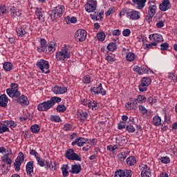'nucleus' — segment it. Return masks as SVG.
Wrapping results in <instances>:
<instances>
[{
	"mask_svg": "<svg viewBox=\"0 0 177 177\" xmlns=\"http://www.w3.org/2000/svg\"><path fill=\"white\" fill-rule=\"evenodd\" d=\"M45 162H46V168L47 169H49V168H51V169H53L54 165H56V161L49 162L48 160H46ZM53 164H54V165H53Z\"/></svg>",
	"mask_w": 177,
	"mask_h": 177,
	"instance_id": "nucleus-37",
	"label": "nucleus"
},
{
	"mask_svg": "<svg viewBox=\"0 0 177 177\" xmlns=\"http://www.w3.org/2000/svg\"><path fill=\"white\" fill-rule=\"evenodd\" d=\"M62 99L59 97H52L50 100L44 101L38 104L37 109L39 111H48L50 109H52L56 103H60Z\"/></svg>",
	"mask_w": 177,
	"mask_h": 177,
	"instance_id": "nucleus-1",
	"label": "nucleus"
},
{
	"mask_svg": "<svg viewBox=\"0 0 177 177\" xmlns=\"http://www.w3.org/2000/svg\"><path fill=\"white\" fill-rule=\"evenodd\" d=\"M26 174L29 176H32V174H34V162L30 161L26 164Z\"/></svg>",
	"mask_w": 177,
	"mask_h": 177,
	"instance_id": "nucleus-21",
	"label": "nucleus"
},
{
	"mask_svg": "<svg viewBox=\"0 0 177 177\" xmlns=\"http://www.w3.org/2000/svg\"><path fill=\"white\" fill-rule=\"evenodd\" d=\"M133 3L134 5H137L138 9H143L145 8V5L147 0H132Z\"/></svg>",
	"mask_w": 177,
	"mask_h": 177,
	"instance_id": "nucleus-23",
	"label": "nucleus"
},
{
	"mask_svg": "<svg viewBox=\"0 0 177 177\" xmlns=\"http://www.w3.org/2000/svg\"><path fill=\"white\" fill-rule=\"evenodd\" d=\"M63 13H64V6H58L55 7V9L51 11L50 17L53 19V20H56L57 19H59V17H62V16H63Z\"/></svg>",
	"mask_w": 177,
	"mask_h": 177,
	"instance_id": "nucleus-5",
	"label": "nucleus"
},
{
	"mask_svg": "<svg viewBox=\"0 0 177 177\" xmlns=\"http://www.w3.org/2000/svg\"><path fill=\"white\" fill-rule=\"evenodd\" d=\"M149 39H150V41H154L153 42H156V44H158V42L164 41L162 35H161L160 34H158V33L150 35Z\"/></svg>",
	"mask_w": 177,
	"mask_h": 177,
	"instance_id": "nucleus-20",
	"label": "nucleus"
},
{
	"mask_svg": "<svg viewBox=\"0 0 177 177\" xmlns=\"http://www.w3.org/2000/svg\"><path fill=\"white\" fill-rule=\"evenodd\" d=\"M36 160L37 161L38 165H39L40 167H44L45 162L44 161V159L41 158V157H39V156H37L36 158Z\"/></svg>",
	"mask_w": 177,
	"mask_h": 177,
	"instance_id": "nucleus-52",
	"label": "nucleus"
},
{
	"mask_svg": "<svg viewBox=\"0 0 177 177\" xmlns=\"http://www.w3.org/2000/svg\"><path fill=\"white\" fill-rule=\"evenodd\" d=\"M141 82L145 84L147 86H149V85L151 84V79L149 77H142V79L141 80Z\"/></svg>",
	"mask_w": 177,
	"mask_h": 177,
	"instance_id": "nucleus-43",
	"label": "nucleus"
},
{
	"mask_svg": "<svg viewBox=\"0 0 177 177\" xmlns=\"http://www.w3.org/2000/svg\"><path fill=\"white\" fill-rule=\"evenodd\" d=\"M30 156H34L35 158L39 156V154H38V152H37V151L34 149H30Z\"/></svg>",
	"mask_w": 177,
	"mask_h": 177,
	"instance_id": "nucleus-58",
	"label": "nucleus"
},
{
	"mask_svg": "<svg viewBox=\"0 0 177 177\" xmlns=\"http://www.w3.org/2000/svg\"><path fill=\"white\" fill-rule=\"evenodd\" d=\"M18 103L21 104V106H28L30 104V101H28V98H27V96L22 95L17 99Z\"/></svg>",
	"mask_w": 177,
	"mask_h": 177,
	"instance_id": "nucleus-22",
	"label": "nucleus"
},
{
	"mask_svg": "<svg viewBox=\"0 0 177 177\" xmlns=\"http://www.w3.org/2000/svg\"><path fill=\"white\" fill-rule=\"evenodd\" d=\"M127 17L131 20H138V19H140V12L136 10H129Z\"/></svg>",
	"mask_w": 177,
	"mask_h": 177,
	"instance_id": "nucleus-15",
	"label": "nucleus"
},
{
	"mask_svg": "<svg viewBox=\"0 0 177 177\" xmlns=\"http://www.w3.org/2000/svg\"><path fill=\"white\" fill-rule=\"evenodd\" d=\"M11 17H16V8L12 7L10 10Z\"/></svg>",
	"mask_w": 177,
	"mask_h": 177,
	"instance_id": "nucleus-61",
	"label": "nucleus"
},
{
	"mask_svg": "<svg viewBox=\"0 0 177 177\" xmlns=\"http://www.w3.org/2000/svg\"><path fill=\"white\" fill-rule=\"evenodd\" d=\"M147 73H149V70H147V68H146V67L140 68V75L147 74Z\"/></svg>",
	"mask_w": 177,
	"mask_h": 177,
	"instance_id": "nucleus-60",
	"label": "nucleus"
},
{
	"mask_svg": "<svg viewBox=\"0 0 177 177\" xmlns=\"http://www.w3.org/2000/svg\"><path fill=\"white\" fill-rule=\"evenodd\" d=\"M71 49H73V47L70 46V45H65L62 47V50L55 54L57 60L58 62H63L66 59H70L72 52Z\"/></svg>",
	"mask_w": 177,
	"mask_h": 177,
	"instance_id": "nucleus-2",
	"label": "nucleus"
},
{
	"mask_svg": "<svg viewBox=\"0 0 177 177\" xmlns=\"http://www.w3.org/2000/svg\"><path fill=\"white\" fill-rule=\"evenodd\" d=\"M8 96L5 94L0 95V107H6L8 106Z\"/></svg>",
	"mask_w": 177,
	"mask_h": 177,
	"instance_id": "nucleus-24",
	"label": "nucleus"
},
{
	"mask_svg": "<svg viewBox=\"0 0 177 177\" xmlns=\"http://www.w3.org/2000/svg\"><path fill=\"white\" fill-rule=\"evenodd\" d=\"M148 87L149 86H147V84L140 81V84L138 86V89L140 92H146V91H147Z\"/></svg>",
	"mask_w": 177,
	"mask_h": 177,
	"instance_id": "nucleus-33",
	"label": "nucleus"
},
{
	"mask_svg": "<svg viewBox=\"0 0 177 177\" xmlns=\"http://www.w3.org/2000/svg\"><path fill=\"white\" fill-rule=\"evenodd\" d=\"M141 170V176L142 177H150L151 176V171H150V168L147 165H142L140 166Z\"/></svg>",
	"mask_w": 177,
	"mask_h": 177,
	"instance_id": "nucleus-14",
	"label": "nucleus"
},
{
	"mask_svg": "<svg viewBox=\"0 0 177 177\" xmlns=\"http://www.w3.org/2000/svg\"><path fill=\"white\" fill-rule=\"evenodd\" d=\"M97 38L98 39V41H104L106 38V34H104V32H99L97 34Z\"/></svg>",
	"mask_w": 177,
	"mask_h": 177,
	"instance_id": "nucleus-44",
	"label": "nucleus"
},
{
	"mask_svg": "<svg viewBox=\"0 0 177 177\" xmlns=\"http://www.w3.org/2000/svg\"><path fill=\"white\" fill-rule=\"evenodd\" d=\"M114 177H132V170L131 169H119L115 171Z\"/></svg>",
	"mask_w": 177,
	"mask_h": 177,
	"instance_id": "nucleus-11",
	"label": "nucleus"
},
{
	"mask_svg": "<svg viewBox=\"0 0 177 177\" xmlns=\"http://www.w3.org/2000/svg\"><path fill=\"white\" fill-rule=\"evenodd\" d=\"M152 124L153 125H155V127H160V125H161V118L159 116L153 117Z\"/></svg>",
	"mask_w": 177,
	"mask_h": 177,
	"instance_id": "nucleus-30",
	"label": "nucleus"
},
{
	"mask_svg": "<svg viewBox=\"0 0 177 177\" xmlns=\"http://www.w3.org/2000/svg\"><path fill=\"white\" fill-rule=\"evenodd\" d=\"M122 35L124 37H129L131 35V30L129 29H125L122 32Z\"/></svg>",
	"mask_w": 177,
	"mask_h": 177,
	"instance_id": "nucleus-59",
	"label": "nucleus"
},
{
	"mask_svg": "<svg viewBox=\"0 0 177 177\" xmlns=\"http://www.w3.org/2000/svg\"><path fill=\"white\" fill-rule=\"evenodd\" d=\"M127 164L130 167H133L136 164V158L134 156H129L127 159Z\"/></svg>",
	"mask_w": 177,
	"mask_h": 177,
	"instance_id": "nucleus-27",
	"label": "nucleus"
},
{
	"mask_svg": "<svg viewBox=\"0 0 177 177\" xmlns=\"http://www.w3.org/2000/svg\"><path fill=\"white\" fill-rule=\"evenodd\" d=\"M160 160L162 164H169L171 162V160L168 156L162 157Z\"/></svg>",
	"mask_w": 177,
	"mask_h": 177,
	"instance_id": "nucleus-51",
	"label": "nucleus"
},
{
	"mask_svg": "<svg viewBox=\"0 0 177 177\" xmlns=\"http://www.w3.org/2000/svg\"><path fill=\"white\" fill-rule=\"evenodd\" d=\"M136 100H137V103H139L140 104H143V103H146V100H147V98L145 95H138L137 96V98H136Z\"/></svg>",
	"mask_w": 177,
	"mask_h": 177,
	"instance_id": "nucleus-28",
	"label": "nucleus"
},
{
	"mask_svg": "<svg viewBox=\"0 0 177 177\" xmlns=\"http://www.w3.org/2000/svg\"><path fill=\"white\" fill-rule=\"evenodd\" d=\"M108 50H110L111 52H114L117 49V44L115 42H111L107 46Z\"/></svg>",
	"mask_w": 177,
	"mask_h": 177,
	"instance_id": "nucleus-34",
	"label": "nucleus"
},
{
	"mask_svg": "<svg viewBox=\"0 0 177 177\" xmlns=\"http://www.w3.org/2000/svg\"><path fill=\"white\" fill-rule=\"evenodd\" d=\"M16 31L19 37H24L27 34V32L23 28H17Z\"/></svg>",
	"mask_w": 177,
	"mask_h": 177,
	"instance_id": "nucleus-36",
	"label": "nucleus"
},
{
	"mask_svg": "<svg viewBox=\"0 0 177 177\" xmlns=\"http://www.w3.org/2000/svg\"><path fill=\"white\" fill-rule=\"evenodd\" d=\"M82 169L81 165L75 164L71 166V170H70L69 172H71V174H80Z\"/></svg>",
	"mask_w": 177,
	"mask_h": 177,
	"instance_id": "nucleus-25",
	"label": "nucleus"
},
{
	"mask_svg": "<svg viewBox=\"0 0 177 177\" xmlns=\"http://www.w3.org/2000/svg\"><path fill=\"white\" fill-rule=\"evenodd\" d=\"M75 39L77 42H84L86 39V30L79 29L75 33Z\"/></svg>",
	"mask_w": 177,
	"mask_h": 177,
	"instance_id": "nucleus-8",
	"label": "nucleus"
},
{
	"mask_svg": "<svg viewBox=\"0 0 177 177\" xmlns=\"http://www.w3.org/2000/svg\"><path fill=\"white\" fill-rule=\"evenodd\" d=\"M90 92L91 93H95V95H99V93H101L102 96L106 95V91L104 89H103L102 83L99 84L97 87H91Z\"/></svg>",
	"mask_w": 177,
	"mask_h": 177,
	"instance_id": "nucleus-13",
	"label": "nucleus"
},
{
	"mask_svg": "<svg viewBox=\"0 0 177 177\" xmlns=\"http://www.w3.org/2000/svg\"><path fill=\"white\" fill-rule=\"evenodd\" d=\"M96 6H97V1L95 0H88L85 5L86 12L88 13H92L96 10Z\"/></svg>",
	"mask_w": 177,
	"mask_h": 177,
	"instance_id": "nucleus-9",
	"label": "nucleus"
},
{
	"mask_svg": "<svg viewBox=\"0 0 177 177\" xmlns=\"http://www.w3.org/2000/svg\"><path fill=\"white\" fill-rule=\"evenodd\" d=\"M52 91L55 95H63L67 92V88L64 86H55L52 88Z\"/></svg>",
	"mask_w": 177,
	"mask_h": 177,
	"instance_id": "nucleus-18",
	"label": "nucleus"
},
{
	"mask_svg": "<svg viewBox=\"0 0 177 177\" xmlns=\"http://www.w3.org/2000/svg\"><path fill=\"white\" fill-rule=\"evenodd\" d=\"M159 9L162 12H167V10L171 9V3L169 0H164L160 5Z\"/></svg>",
	"mask_w": 177,
	"mask_h": 177,
	"instance_id": "nucleus-17",
	"label": "nucleus"
},
{
	"mask_svg": "<svg viewBox=\"0 0 177 177\" xmlns=\"http://www.w3.org/2000/svg\"><path fill=\"white\" fill-rule=\"evenodd\" d=\"M39 43L41 46L37 47V50L38 52H44L48 46V44H46V40H45V39H41Z\"/></svg>",
	"mask_w": 177,
	"mask_h": 177,
	"instance_id": "nucleus-26",
	"label": "nucleus"
},
{
	"mask_svg": "<svg viewBox=\"0 0 177 177\" xmlns=\"http://www.w3.org/2000/svg\"><path fill=\"white\" fill-rule=\"evenodd\" d=\"M138 109L140 110V111L141 112V114H142V115H145V114H147L148 111L147 109H146V107H145V106L143 105H140L138 106Z\"/></svg>",
	"mask_w": 177,
	"mask_h": 177,
	"instance_id": "nucleus-47",
	"label": "nucleus"
},
{
	"mask_svg": "<svg viewBox=\"0 0 177 177\" xmlns=\"http://www.w3.org/2000/svg\"><path fill=\"white\" fill-rule=\"evenodd\" d=\"M8 10H9V7L6 6H0V15H6Z\"/></svg>",
	"mask_w": 177,
	"mask_h": 177,
	"instance_id": "nucleus-42",
	"label": "nucleus"
},
{
	"mask_svg": "<svg viewBox=\"0 0 177 177\" xmlns=\"http://www.w3.org/2000/svg\"><path fill=\"white\" fill-rule=\"evenodd\" d=\"M96 143H97V140L95 138L87 139L86 144L91 146V147H93V146L96 145Z\"/></svg>",
	"mask_w": 177,
	"mask_h": 177,
	"instance_id": "nucleus-45",
	"label": "nucleus"
},
{
	"mask_svg": "<svg viewBox=\"0 0 177 177\" xmlns=\"http://www.w3.org/2000/svg\"><path fill=\"white\" fill-rule=\"evenodd\" d=\"M125 128V122H120L118 124V129H124Z\"/></svg>",
	"mask_w": 177,
	"mask_h": 177,
	"instance_id": "nucleus-64",
	"label": "nucleus"
},
{
	"mask_svg": "<svg viewBox=\"0 0 177 177\" xmlns=\"http://www.w3.org/2000/svg\"><path fill=\"white\" fill-rule=\"evenodd\" d=\"M66 21L67 23V24H75L77 23V17H70V16H67L66 17Z\"/></svg>",
	"mask_w": 177,
	"mask_h": 177,
	"instance_id": "nucleus-32",
	"label": "nucleus"
},
{
	"mask_svg": "<svg viewBox=\"0 0 177 177\" xmlns=\"http://www.w3.org/2000/svg\"><path fill=\"white\" fill-rule=\"evenodd\" d=\"M156 0L149 1L148 2V15L147 16V20H152L154 15L157 13V3Z\"/></svg>",
	"mask_w": 177,
	"mask_h": 177,
	"instance_id": "nucleus-3",
	"label": "nucleus"
},
{
	"mask_svg": "<svg viewBox=\"0 0 177 177\" xmlns=\"http://www.w3.org/2000/svg\"><path fill=\"white\" fill-rule=\"evenodd\" d=\"M147 102L152 106L154 103H157V99H156V97H149L147 99Z\"/></svg>",
	"mask_w": 177,
	"mask_h": 177,
	"instance_id": "nucleus-54",
	"label": "nucleus"
},
{
	"mask_svg": "<svg viewBox=\"0 0 177 177\" xmlns=\"http://www.w3.org/2000/svg\"><path fill=\"white\" fill-rule=\"evenodd\" d=\"M12 67H13V65H12V63L10 62H5L3 64V68L6 71H10L12 70Z\"/></svg>",
	"mask_w": 177,
	"mask_h": 177,
	"instance_id": "nucleus-40",
	"label": "nucleus"
},
{
	"mask_svg": "<svg viewBox=\"0 0 177 177\" xmlns=\"http://www.w3.org/2000/svg\"><path fill=\"white\" fill-rule=\"evenodd\" d=\"M55 50H56V44H55L53 41H50L47 44L46 49H44L43 52H44L45 53L49 54V53H53Z\"/></svg>",
	"mask_w": 177,
	"mask_h": 177,
	"instance_id": "nucleus-19",
	"label": "nucleus"
},
{
	"mask_svg": "<svg viewBox=\"0 0 177 177\" xmlns=\"http://www.w3.org/2000/svg\"><path fill=\"white\" fill-rule=\"evenodd\" d=\"M126 59H127V62H133L135 60V53H129L126 55Z\"/></svg>",
	"mask_w": 177,
	"mask_h": 177,
	"instance_id": "nucleus-39",
	"label": "nucleus"
},
{
	"mask_svg": "<svg viewBox=\"0 0 177 177\" xmlns=\"http://www.w3.org/2000/svg\"><path fill=\"white\" fill-rule=\"evenodd\" d=\"M128 156V152H121L120 153L118 154V157L120 160V161H124L125 158H127Z\"/></svg>",
	"mask_w": 177,
	"mask_h": 177,
	"instance_id": "nucleus-41",
	"label": "nucleus"
},
{
	"mask_svg": "<svg viewBox=\"0 0 177 177\" xmlns=\"http://www.w3.org/2000/svg\"><path fill=\"white\" fill-rule=\"evenodd\" d=\"M50 121H53V122H60L62 121V119H60V117L59 115H51L50 116Z\"/></svg>",
	"mask_w": 177,
	"mask_h": 177,
	"instance_id": "nucleus-48",
	"label": "nucleus"
},
{
	"mask_svg": "<svg viewBox=\"0 0 177 177\" xmlns=\"http://www.w3.org/2000/svg\"><path fill=\"white\" fill-rule=\"evenodd\" d=\"M82 104L83 106H87L88 109H91V110H97V102L95 100L89 101L88 100H82Z\"/></svg>",
	"mask_w": 177,
	"mask_h": 177,
	"instance_id": "nucleus-12",
	"label": "nucleus"
},
{
	"mask_svg": "<svg viewBox=\"0 0 177 177\" xmlns=\"http://www.w3.org/2000/svg\"><path fill=\"white\" fill-rule=\"evenodd\" d=\"M23 162H24V154H23V152H19L15 162H14L15 171H19L20 169V167H21V164H23Z\"/></svg>",
	"mask_w": 177,
	"mask_h": 177,
	"instance_id": "nucleus-10",
	"label": "nucleus"
},
{
	"mask_svg": "<svg viewBox=\"0 0 177 177\" xmlns=\"http://www.w3.org/2000/svg\"><path fill=\"white\" fill-rule=\"evenodd\" d=\"M56 110L57 113H64L67 110V108L64 106V104H59L57 106Z\"/></svg>",
	"mask_w": 177,
	"mask_h": 177,
	"instance_id": "nucleus-38",
	"label": "nucleus"
},
{
	"mask_svg": "<svg viewBox=\"0 0 177 177\" xmlns=\"http://www.w3.org/2000/svg\"><path fill=\"white\" fill-rule=\"evenodd\" d=\"M61 169L62 171V175L64 177L68 176V169H70L68 165H63Z\"/></svg>",
	"mask_w": 177,
	"mask_h": 177,
	"instance_id": "nucleus-29",
	"label": "nucleus"
},
{
	"mask_svg": "<svg viewBox=\"0 0 177 177\" xmlns=\"http://www.w3.org/2000/svg\"><path fill=\"white\" fill-rule=\"evenodd\" d=\"M169 48V44L167 42L160 44L161 50H167Z\"/></svg>",
	"mask_w": 177,
	"mask_h": 177,
	"instance_id": "nucleus-53",
	"label": "nucleus"
},
{
	"mask_svg": "<svg viewBox=\"0 0 177 177\" xmlns=\"http://www.w3.org/2000/svg\"><path fill=\"white\" fill-rule=\"evenodd\" d=\"M65 157H66L68 160H71V161H82V158L75 153V151H74L73 149H69L66 151Z\"/></svg>",
	"mask_w": 177,
	"mask_h": 177,
	"instance_id": "nucleus-6",
	"label": "nucleus"
},
{
	"mask_svg": "<svg viewBox=\"0 0 177 177\" xmlns=\"http://www.w3.org/2000/svg\"><path fill=\"white\" fill-rule=\"evenodd\" d=\"M5 132H9V128L6 124L0 122V133H3Z\"/></svg>",
	"mask_w": 177,
	"mask_h": 177,
	"instance_id": "nucleus-35",
	"label": "nucleus"
},
{
	"mask_svg": "<svg viewBox=\"0 0 177 177\" xmlns=\"http://www.w3.org/2000/svg\"><path fill=\"white\" fill-rule=\"evenodd\" d=\"M5 123L7 125H9L11 128H16V126L17 125L15 122L13 121H6Z\"/></svg>",
	"mask_w": 177,
	"mask_h": 177,
	"instance_id": "nucleus-56",
	"label": "nucleus"
},
{
	"mask_svg": "<svg viewBox=\"0 0 177 177\" xmlns=\"http://www.w3.org/2000/svg\"><path fill=\"white\" fill-rule=\"evenodd\" d=\"M86 142H88V138H79L75 139L72 143V146H78V147H82L84 145H86Z\"/></svg>",
	"mask_w": 177,
	"mask_h": 177,
	"instance_id": "nucleus-16",
	"label": "nucleus"
},
{
	"mask_svg": "<svg viewBox=\"0 0 177 177\" xmlns=\"http://www.w3.org/2000/svg\"><path fill=\"white\" fill-rule=\"evenodd\" d=\"M83 82L84 84H91V76L89 75H86L84 77Z\"/></svg>",
	"mask_w": 177,
	"mask_h": 177,
	"instance_id": "nucleus-55",
	"label": "nucleus"
},
{
	"mask_svg": "<svg viewBox=\"0 0 177 177\" xmlns=\"http://www.w3.org/2000/svg\"><path fill=\"white\" fill-rule=\"evenodd\" d=\"M80 115L82 120H86V118L88 117V113L82 111L80 113Z\"/></svg>",
	"mask_w": 177,
	"mask_h": 177,
	"instance_id": "nucleus-57",
	"label": "nucleus"
},
{
	"mask_svg": "<svg viewBox=\"0 0 177 177\" xmlns=\"http://www.w3.org/2000/svg\"><path fill=\"white\" fill-rule=\"evenodd\" d=\"M30 129L33 133H38L41 129L38 124H34L30 127Z\"/></svg>",
	"mask_w": 177,
	"mask_h": 177,
	"instance_id": "nucleus-46",
	"label": "nucleus"
},
{
	"mask_svg": "<svg viewBox=\"0 0 177 177\" xmlns=\"http://www.w3.org/2000/svg\"><path fill=\"white\" fill-rule=\"evenodd\" d=\"M129 12V9L128 8H125L122 10L120 13H119V16L120 17H122V16H127V17H128V13Z\"/></svg>",
	"mask_w": 177,
	"mask_h": 177,
	"instance_id": "nucleus-49",
	"label": "nucleus"
},
{
	"mask_svg": "<svg viewBox=\"0 0 177 177\" xmlns=\"http://www.w3.org/2000/svg\"><path fill=\"white\" fill-rule=\"evenodd\" d=\"M126 131L129 133H133V132H135V127L133 125L129 124L126 127Z\"/></svg>",
	"mask_w": 177,
	"mask_h": 177,
	"instance_id": "nucleus-50",
	"label": "nucleus"
},
{
	"mask_svg": "<svg viewBox=\"0 0 177 177\" xmlns=\"http://www.w3.org/2000/svg\"><path fill=\"white\" fill-rule=\"evenodd\" d=\"M6 92L10 97H19L21 95V93L19 91V86L16 83H12L10 88H8Z\"/></svg>",
	"mask_w": 177,
	"mask_h": 177,
	"instance_id": "nucleus-4",
	"label": "nucleus"
},
{
	"mask_svg": "<svg viewBox=\"0 0 177 177\" xmlns=\"http://www.w3.org/2000/svg\"><path fill=\"white\" fill-rule=\"evenodd\" d=\"M36 66L45 74H49V73H50V71H49V62L45 59H40L39 62L36 64Z\"/></svg>",
	"mask_w": 177,
	"mask_h": 177,
	"instance_id": "nucleus-7",
	"label": "nucleus"
},
{
	"mask_svg": "<svg viewBox=\"0 0 177 177\" xmlns=\"http://www.w3.org/2000/svg\"><path fill=\"white\" fill-rule=\"evenodd\" d=\"M64 129L65 131H71V129H73V126L70 124H66L64 126Z\"/></svg>",
	"mask_w": 177,
	"mask_h": 177,
	"instance_id": "nucleus-62",
	"label": "nucleus"
},
{
	"mask_svg": "<svg viewBox=\"0 0 177 177\" xmlns=\"http://www.w3.org/2000/svg\"><path fill=\"white\" fill-rule=\"evenodd\" d=\"M106 60H107V62H115V57L111 56V55H107L105 57Z\"/></svg>",
	"mask_w": 177,
	"mask_h": 177,
	"instance_id": "nucleus-63",
	"label": "nucleus"
},
{
	"mask_svg": "<svg viewBox=\"0 0 177 177\" xmlns=\"http://www.w3.org/2000/svg\"><path fill=\"white\" fill-rule=\"evenodd\" d=\"M1 160L3 162L8 164V165H10V164H12V159L9 158V153L5 154L3 156H2Z\"/></svg>",
	"mask_w": 177,
	"mask_h": 177,
	"instance_id": "nucleus-31",
	"label": "nucleus"
}]
</instances>
